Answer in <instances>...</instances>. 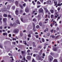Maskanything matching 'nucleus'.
Instances as JSON below:
<instances>
[{
  "instance_id": "obj_63",
  "label": "nucleus",
  "mask_w": 62,
  "mask_h": 62,
  "mask_svg": "<svg viewBox=\"0 0 62 62\" xmlns=\"http://www.w3.org/2000/svg\"><path fill=\"white\" fill-rule=\"evenodd\" d=\"M34 61H35V60H34V59H32V62H34Z\"/></svg>"
},
{
  "instance_id": "obj_32",
  "label": "nucleus",
  "mask_w": 62,
  "mask_h": 62,
  "mask_svg": "<svg viewBox=\"0 0 62 62\" xmlns=\"http://www.w3.org/2000/svg\"><path fill=\"white\" fill-rule=\"evenodd\" d=\"M42 42H45V40H44V39L42 38Z\"/></svg>"
},
{
  "instance_id": "obj_15",
  "label": "nucleus",
  "mask_w": 62,
  "mask_h": 62,
  "mask_svg": "<svg viewBox=\"0 0 62 62\" xmlns=\"http://www.w3.org/2000/svg\"><path fill=\"white\" fill-rule=\"evenodd\" d=\"M23 42L25 45H26L27 43H26V41H23Z\"/></svg>"
},
{
  "instance_id": "obj_34",
  "label": "nucleus",
  "mask_w": 62,
  "mask_h": 62,
  "mask_svg": "<svg viewBox=\"0 0 62 62\" xmlns=\"http://www.w3.org/2000/svg\"><path fill=\"white\" fill-rule=\"evenodd\" d=\"M28 37L29 38H31V35L29 34L28 35Z\"/></svg>"
},
{
  "instance_id": "obj_43",
  "label": "nucleus",
  "mask_w": 62,
  "mask_h": 62,
  "mask_svg": "<svg viewBox=\"0 0 62 62\" xmlns=\"http://www.w3.org/2000/svg\"><path fill=\"white\" fill-rule=\"evenodd\" d=\"M12 44H14V45H15V44H16V42H12Z\"/></svg>"
},
{
  "instance_id": "obj_30",
  "label": "nucleus",
  "mask_w": 62,
  "mask_h": 62,
  "mask_svg": "<svg viewBox=\"0 0 62 62\" xmlns=\"http://www.w3.org/2000/svg\"><path fill=\"white\" fill-rule=\"evenodd\" d=\"M39 25L40 26H42V23H39Z\"/></svg>"
},
{
  "instance_id": "obj_2",
  "label": "nucleus",
  "mask_w": 62,
  "mask_h": 62,
  "mask_svg": "<svg viewBox=\"0 0 62 62\" xmlns=\"http://www.w3.org/2000/svg\"><path fill=\"white\" fill-rule=\"evenodd\" d=\"M39 13H43V10L42 8H40L39 9Z\"/></svg>"
},
{
  "instance_id": "obj_7",
  "label": "nucleus",
  "mask_w": 62,
  "mask_h": 62,
  "mask_svg": "<svg viewBox=\"0 0 62 62\" xmlns=\"http://www.w3.org/2000/svg\"><path fill=\"white\" fill-rule=\"evenodd\" d=\"M54 51H57V48L56 47H54L53 49Z\"/></svg>"
},
{
  "instance_id": "obj_20",
  "label": "nucleus",
  "mask_w": 62,
  "mask_h": 62,
  "mask_svg": "<svg viewBox=\"0 0 62 62\" xmlns=\"http://www.w3.org/2000/svg\"><path fill=\"white\" fill-rule=\"evenodd\" d=\"M15 4L16 6H18V2L17 1H16L15 3Z\"/></svg>"
},
{
  "instance_id": "obj_48",
  "label": "nucleus",
  "mask_w": 62,
  "mask_h": 62,
  "mask_svg": "<svg viewBox=\"0 0 62 62\" xmlns=\"http://www.w3.org/2000/svg\"><path fill=\"white\" fill-rule=\"evenodd\" d=\"M13 40H16V39H15V38H13Z\"/></svg>"
},
{
  "instance_id": "obj_5",
  "label": "nucleus",
  "mask_w": 62,
  "mask_h": 62,
  "mask_svg": "<svg viewBox=\"0 0 62 62\" xmlns=\"http://www.w3.org/2000/svg\"><path fill=\"white\" fill-rule=\"evenodd\" d=\"M2 15H0V24H2V21H1L2 20Z\"/></svg>"
},
{
  "instance_id": "obj_62",
  "label": "nucleus",
  "mask_w": 62,
  "mask_h": 62,
  "mask_svg": "<svg viewBox=\"0 0 62 62\" xmlns=\"http://www.w3.org/2000/svg\"><path fill=\"white\" fill-rule=\"evenodd\" d=\"M57 6H60V4L58 3L57 4Z\"/></svg>"
},
{
  "instance_id": "obj_57",
  "label": "nucleus",
  "mask_w": 62,
  "mask_h": 62,
  "mask_svg": "<svg viewBox=\"0 0 62 62\" xmlns=\"http://www.w3.org/2000/svg\"><path fill=\"white\" fill-rule=\"evenodd\" d=\"M2 29L3 27H2V26L0 27V29Z\"/></svg>"
},
{
  "instance_id": "obj_25",
  "label": "nucleus",
  "mask_w": 62,
  "mask_h": 62,
  "mask_svg": "<svg viewBox=\"0 0 62 62\" xmlns=\"http://www.w3.org/2000/svg\"><path fill=\"white\" fill-rule=\"evenodd\" d=\"M35 12H37V11H33L32 13V14H34V13Z\"/></svg>"
},
{
  "instance_id": "obj_26",
  "label": "nucleus",
  "mask_w": 62,
  "mask_h": 62,
  "mask_svg": "<svg viewBox=\"0 0 62 62\" xmlns=\"http://www.w3.org/2000/svg\"><path fill=\"white\" fill-rule=\"evenodd\" d=\"M54 16L53 15H51V19H53V17Z\"/></svg>"
},
{
  "instance_id": "obj_42",
  "label": "nucleus",
  "mask_w": 62,
  "mask_h": 62,
  "mask_svg": "<svg viewBox=\"0 0 62 62\" xmlns=\"http://www.w3.org/2000/svg\"><path fill=\"white\" fill-rule=\"evenodd\" d=\"M44 45L45 46H46V45H48V44H46V43H45L44 44Z\"/></svg>"
},
{
  "instance_id": "obj_37",
  "label": "nucleus",
  "mask_w": 62,
  "mask_h": 62,
  "mask_svg": "<svg viewBox=\"0 0 62 62\" xmlns=\"http://www.w3.org/2000/svg\"><path fill=\"white\" fill-rule=\"evenodd\" d=\"M37 4H39V5L40 4V2H39V1H37Z\"/></svg>"
},
{
  "instance_id": "obj_27",
  "label": "nucleus",
  "mask_w": 62,
  "mask_h": 62,
  "mask_svg": "<svg viewBox=\"0 0 62 62\" xmlns=\"http://www.w3.org/2000/svg\"><path fill=\"white\" fill-rule=\"evenodd\" d=\"M54 62H57V61L56 59H54Z\"/></svg>"
},
{
  "instance_id": "obj_4",
  "label": "nucleus",
  "mask_w": 62,
  "mask_h": 62,
  "mask_svg": "<svg viewBox=\"0 0 62 62\" xmlns=\"http://www.w3.org/2000/svg\"><path fill=\"white\" fill-rule=\"evenodd\" d=\"M15 13L16 15H18V14H19V11L18 10L17 8L16 9V11H15Z\"/></svg>"
},
{
  "instance_id": "obj_45",
  "label": "nucleus",
  "mask_w": 62,
  "mask_h": 62,
  "mask_svg": "<svg viewBox=\"0 0 62 62\" xmlns=\"http://www.w3.org/2000/svg\"><path fill=\"white\" fill-rule=\"evenodd\" d=\"M42 55L43 57H44V56H45V54L44 53H43Z\"/></svg>"
},
{
  "instance_id": "obj_14",
  "label": "nucleus",
  "mask_w": 62,
  "mask_h": 62,
  "mask_svg": "<svg viewBox=\"0 0 62 62\" xmlns=\"http://www.w3.org/2000/svg\"><path fill=\"white\" fill-rule=\"evenodd\" d=\"M38 21H39V20H40L41 19V17L40 16H38Z\"/></svg>"
},
{
  "instance_id": "obj_18",
  "label": "nucleus",
  "mask_w": 62,
  "mask_h": 62,
  "mask_svg": "<svg viewBox=\"0 0 62 62\" xmlns=\"http://www.w3.org/2000/svg\"><path fill=\"white\" fill-rule=\"evenodd\" d=\"M54 4H57V0H54Z\"/></svg>"
},
{
  "instance_id": "obj_1",
  "label": "nucleus",
  "mask_w": 62,
  "mask_h": 62,
  "mask_svg": "<svg viewBox=\"0 0 62 62\" xmlns=\"http://www.w3.org/2000/svg\"><path fill=\"white\" fill-rule=\"evenodd\" d=\"M18 32L19 29H15L14 31V33H15L16 34H17V33H18Z\"/></svg>"
},
{
  "instance_id": "obj_31",
  "label": "nucleus",
  "mask_w": 62,
  "mask_h": 62,
  "mask_svg": "<svg viewBox=\"0 0 62 62\" xmlns=\"http://www.w3.org/2000/svg\"><path fill=\"white\" fill-rule=\"evenodd\" d=\"M33 30H34V29H35V24H34L33 25Z\"/></svg>"
},
{
  "instance_id": "obj_17",
  "label": "nucleus",
  "mask_w": 62,
  "mask_h": 62,
  "mask_svg": "<svg viewBox=\"0 0 62 62\" xmlns=\"http://www.w3.org/2000/svg\"><path fill=\"white\" fill-rule=\"evenodd\" d=\"M16 23H18L19 24H20V23H19V21L18 20H16Z\"/></svg>"
},
{
  "instance_id": "obj_33",
  "label": "nucleus",
  "mask_w": 62,
  "mask_h": 62,
  "mask_svg": "<svg viewBox=\"0 0 62 62\" xmlns=\"http://www.w3.org/2000/svg\"><path fill=\"white\" fill-rule=\"evenodd\" d=\"M48 12V14H49V15H50V14H51V13H50V12L49 11H48V10L47 12Z\"/></svg>"
},
{
  "instance_id": "obj_19",
  "label": "nucleus",
  "mask_w": 62,
  "mask_h": 62,
  "mask_svg": "<svg viewBox=\"0 0 62 62\" xmlns=\"http://www.w3.org/2000/svg\"><path fill=\"white\" fill-rule=\"evenodd\" d=\"M3 21L4 22H6V21H7V18H5L3 19Z\"/></svg>"
},
{
  "instance_id": "obj_12",
  "label": "nucleus",
  "mask_w": 62,
  "mask_h": 62,
  "mask_svg": "<svg viewBox=\"0 0 62 62\" xmlns=\"http://www.w3.org/2000/svg\"><path fill=\"white\" fill-rule=\"evenodd\" d=\"M3 16L4 17H8V15L7 14H4L3 15Z\"/></svg>"
},
{
  "instance_id": "obj_38",
  "label": "nucleus",
  "mask_w": 62,
  "mask_h": 62,
  "mask_svg": "<svg viewBox=\"0 0 62 62\" xmlns=\"http://www.w3.org/2000/svg\"><path fill=\"white\" fill-rule=\"evenodd\" d=\"M59 16V15L57 14V16H55V18H57V16Z\"/></svg>"
},
{
  "instance_id": "obj_58",
  "label": "nucleus",
  "mask_w": 62,
  "mask_h": 62,
  "mask_svg": "<svg viewBox=\"0 0 62 62\" xmlns=\"http://www.w3.org/2000/svg\"><path fill=\"white\" fill-rule=\"evenodd\" d=\"M41 2H43V0H39Z\"/></svg>"
},
{
  "instance_id": "obj_6",
  "label": "nucleus",
  "mask_w": 62,
  "mask_h": 62,
  "mask_svg": "<svg viewBox=\"0 0 62 62\" xmlns=\"http://www.w3.org/2000/svg\"><path fill=\"white\" fill-rule=\"evenodd\" d=\"M25 11L26 12H29V8L28 7H26L25 9Z\"/></svg>"
},
{
  "instance_id": "obj_10",
  "label": "nucleus",
  "mask_w": 62,
  "mask_h": 62,
  "mask_svg": "<svg viewBox=\"0 0 62 62\" xmlns=\"http://www.w3.org/2000/svg\"><path fill=\"white\" fill-rule=\"evenodd\" d=\"M3 36H7L8 35V33H4L3 34Z\"/></svg>"
},
{
  "instance_id": "obj_54",
  "label": "nucleus",
  "mask_w": 62,
  "mask_h": 62,
  "mask_svg": "<svg viewBox=\"0 0 62 62\" xmlns=\"http://www.w3.org/2000/svg\"><path fill=\"white\" fill-rule=\"evenodd\" d=\"M11 35L10 34H9V37H11Z\"/></svg>"
},
{
  "instance_id": "obj_24",
  "label": "nucleus",
  "mask_w": 62,
  "mask_h": 62,
  "mask_svg": "<svg viewBox=\"0 0 62 62\" xmlns=\"http://www.w3.org/2000/svg\"><path fill=\"white\" fill-rule=\"evenodd\" d=\"M7 9H10V6L9 5H8L7 6Z\"/></svg>"
},
{
  "instance_id": "obj_49",
  "label": "nucleus",
  "mask_w": 62,
  "mask_h": 62,
  "mask_svg": "<svg viewBox=\"0 0 62 62\" xmlns=\"http://www.w3.org/2000/svg\"><path fill=\"white\" fill-rule=\"evenodd\" d=\"M10 25L11 26H13V24L12 23H11L10 24Z\"/></svg>"
},
{
  "instance_id": "obj_50",
  "label": "nucleus",
  "mask_w": 62,
  "mask_h": 62,
  "mask_svg": "<svg viewBox=\"0 0 62 62\" xmlns=\"http://www.w3.org/2000/svg\"><path fill=\"white\" fill-rule=\"evenodd\" d=\"M57 9L58 11H59L60 10V8H58Z\"/></svg>"
},
{
  "instance_id": "obj_51",
  "label": "nucleus",
  "mask_w": 62,
  "mask_h": 62,
  "mask_svg": "<svg viewBox=\"0 0 62 62\" xmlns=\"http://www.w3.org/2000/svg\"><path fill=\"white\" fill-rule=\"evenodd\" d=\"M36 37L37 39L39 38V36L38 35L36 36Z\"/></svg>"
},
{
  "instance_id": "obj_47",
  "label": "nucleus",
  "mask_w": 62,
  "mask_h": 62,
  "mask_svg": "<svg viewBox=\"0 0 62 62\" xmlns=\"http://www.w3.org/2000/svg\"><path fill=\"white\" fill-rule=\"evenodd\" d=\"M20 12L21 13H22V12H23V10H20Z\"/></svg>"
},
{
  "instance_id": "obj_36",
  "label": "nucleus",
  "mask_w": 62,
  "mask_h": 62,
  "mask_svg": "<svg viewBox=\"0 0 62 62\" xmlns=\"http://www.w3.org/2000/svg\"><path fill=\"white\" fill-rule=\"evenodd\" d=\"M22 22H23V18H20Z\"/></svg>"
},
{
  "instance_id": "obj_39",
  "label": "nucleus",
  "mask_w": 62,
  "mask_h": 62,
  "mask_svg": "<svg viewBox=\"0 0 62 62\" xmlns=\"http://www.w3.org/2000/svg\"><path fill=\"white\" fill-rule=\"evenodd\" d=\"M15 6H13L12 7V8L13 9H15Z\"/></svg>"
},
{
  "instance_id": "obj_56",
  "label": "nucleus",
  "mask_w": 62,
  "mask_h": 62,
  "mask_svg": "<svg viewBox=\"0 0 62 62\" xmlns=\"http://www.w3.org/2000/svg\"><path fill=\"white\" fill-rule=\"evenodd\" d=\"M53 31H54V30H52L51 31V33H53Z\"/></svg>"
},
{
  "instance_id": "obj_46",
  "label": "nucleus",
  "mask_w": 62,
  "mask_h": 62,
  "mask_svg": "<svg viewBox=\"0 0 62 62\" xmlns=\"http://www.w3.org/2000/svg\"><path fill=\"white\" fill-rule=\"evenodd\" d=\"M40 7H41V6H40V5L38 6H37V8H40Z\"/></svg>"
},
{
  "instance_id": "obj_64",
  "label": "nucleus",
  "mask_w": 62,
  "mask_h": 62,
  "mask_svg": "<svg viewBox=\"0 0 62 62\" xmlns=\"http://www.w3.org/2000/svg\"><path fill=\"white\" fill-rule=\"evenodd\" d=\"M39 54L40 55H41V52H39Z\"/></svg>"
},
{
  "instance_id": "obj_40",
  "label": "nucleus",
  "mask_w": 62,
  "mask_h": 62,
  "mask_svg": "<svg viewBox=\"0 0 62 62\" xmlns=\"http://www.w3.org/2000/svg\"><path fill=\"white\" fill-rule=\"evenodd\" d=\"M19 57L20 59H21V58H23V57L21 55H20Z\"/></svg>"
},
{
  "instance_id": "obj_59",
  "label": "nucleus",
  "mask_w": 62,
  "mask_h": 62,
  "mask_svg": "<svg viewBox=\"0 0 62 62\" xmlns=\"http://www.w3.org/2000/svg\"><path fill=\"white\" fill-rule=\"evenodd\" d=\"M33 47H36V45L35 44H34L33 45Z\"/></svg>"
},
{
  "instance_id": "obj_3",
  "label": "nucleus",
  "mask_w": 62,
  "mask_h": 62,
  "mask_svg": "<svg viewBox=\"0 0 62 62\" xmlns=\"http://www.w3.org/2000/svg\"><path fill=\"white\" fill-rule=\"evenodd\" d=\"M7 10V9L6 8H2L1 9V11L2 12H4V11H6Z\"/></svg>"
},
{
  "instance_id": "obj_60",
  "label": "nucleus",
  "mask_w": 62,
  "mask_h": 62,
  "mask_svg": "<svg viewBox=\"0 0 62 62\" xmlns=\"http://www.w3.org/2000/svg\"><path fill=\"white\" fill-rule=\"evenodd\" d=\"M47 36H49V35H50V33H47Z\"/></svg>"
},
{
  "instance_id": "obj_35",
  "label": "nucleus",
  "mask_w": 62,
  "mask_h": 62,
  "mask_svg": "<svg viewBox=\"0 0 62 62\" xmlns=\"http://www.w3.org/2000/svg\"><path fill=\"white\" fill-rule=\"evenodd\" d=\"M23 33H20V36L21 37H22V36H23Z\"/></svg>"
},
{
  "instance_id": "obj_28",
  "label": "nucleus",
  "mask_w": 62,
  "mask_h": 62,
  "mask_svg": "<svg viewBox=\"0 0 62 62\" xmlns=\"http://www.w3.org/2000/svg\"><path fill=\"white\" fill-rule=\"evenodd\" d=\"M39 26L38 25H37L36 26V28H37V29L39 28Z\"/></svg>"
},
{
  "instance_id": "obj_8",
  "label": "nucleus",
  "mask_w": 62,
  "mask_h": 62,
  "mask_svg": "<svg viewBox=\"0 0 62 62\" xmlns=\"http://www.w3.org/2000/svg\"><path fill=\"white\" fill-rule=\"evenodd\" d=\"M27 59H28V60H30L31 59V56H27Z\"/></svg>"
},
{
  "instance_id": "obj_55",
  "label": "nucleus",
  "mask_w": 62,
  "mask_h": 62,
  "mask_svg": "<svg viewBox=\"0 0 62 62\" xmlns=\"http://www.w3.org/2000/svg\"><path fill=\"white\" fill-rule=\"evenodd\" d=\"M27 53H29V52H30V50H28L27 51Z\"/></svg>"
},
{
  "instance_id": "obj_29",
  "label": "nucleus",
  "mask_w": 62,
  "mask_h": 62,
  "mask_svg": "<svg viewBox=\"0 0 62 62\" xmlns=\"http://www.w3.org/2000/svg\"><path fill=\"white\" fill-rule=\"evenodd\" d=\"M19 6L21 8V9H23V6H22V5H19Z\"/></svg>"
},
{
  "instance_id": "obj_11",
  "label": "nucleus",
  "mask_w": 62,
  "mask_h": 62,
  "mask_svg": "<svg viewBox=\"0 0 62 62\" xmlns=\"http://www.w3.org/2000/svg\"><path fill=\"white\" fill-rule=\"evenodd\" d=\"M32 21L34 22H37V19H36V18H34L33 19Z\"/></svg>"
},
{
  "instance_id": "obj_21",
  "label": "nucleus",
  "mask_w": 62,
  "mask_h": 62,
  "mask_svg": "<svg viewBox=\"0 0 62 62\" xmlns=\"http://www.w3.org/2000/svg\"><path fill=\"white\" fill-rule=\"evenodd\" d=\"M8 18H11V15H8Z\"/></svg>"
},
{
  "instance_id": "obj_16",
  "label": "nucleus",
  "mask_w": 62,
  "mask_h": 62,
  "mask_svg": "<svg viewBox=\"0 0 62 62\" xmlns=\"http://www.w3.org/2000/svg\"><path fill=\"white\" fill-rule=\"evenodd\" d=\"M50 11L51 13H54V10H53V9L50 10Z\"/></svg>"
},
{
  "instance_id": "obj_9",
  "label": "nucleus",
  "mask_w": 62,
  "mask_h": 62,
  "mask_svg": "<svg viewBox=\"0 0 62 62\" xmlns=\"http://www.w3.org/2000/svg\"><path fill=\"white\" fill-rule=\"evenodd\" d=\"M51 2V0H48L46 1V3L47 4H50Z\"/></svg>"
},
{
  "instance_id": "obj_41",
  "label": "nucleus",
  "mask_w": 62,
  "mask_h": 62,
  "mask_svg": "<svg viewBox=\"0 0 62 62\" xmlns=\"http://www.w3.org/2000/svg\"><path fill=\"white\" fill-rule=\"evenodd\" d=\"M25 6H26V4L25 3H24L23 4V7H25Z\"/></svg>"
},
{
  "instance_id": "obj_13",
  "label": "nucleus",
  "mask_w": 62,
  "mask_h": 62,
  "mask_svg": "<svg viewBox=\"0 0 62 62\" xmlns=\"http://www.w3.org/2000/svg\"><path fill=\"white\" fill-rule=\"evenodd\" d=\"M53 59V58L52 56H51L50 58V61L51 62L52 60Z\"/></svg>"
},
{
  "instance_id": "obj_53",
  "label": "nucleus",
  "mask_w": 62,
  "mask_h": 62,
  "mask_svg": "<svg viewBox=\"0 0 62 62\" xmlns=\"http://www.w3.org/2000/svg\"><path fill=\"white\" fill-rule=\"evenodd\" d=\"M21 53H22V54H24V51H21Z\"/></svg>"
},
{
  "instance_id": "obj_44",
  "label": "nucleus",
  "mask_w": 62,
  "mask_h": 62,
  "mask_svg": "<svg viewBox=\"0 0 62 62\" xmlns=\"http://www.w3.org/2000/svg\"><path fill=\"white\" fill-rule=\"evenodd\" d=\"M59 37V35L57 36L55 38V39H57V38H58Z\"/></svg>"
},
{
  "instance_id": "obj_61",
  "label": "nucleus",
  "mask_w": 62,
  "mask_h": 62,
  "mask_svg": "<svg viewBox=\"0 0 62 62\" xmlns=\"http://www.w3.org/2000/svg\"><path fill=\"white\" fill-rule=\"evenodd\" d=\"M0 47L1 48H3V47H2V46H1V45L0 44Z\"/></svg>"
},
{
  "instance_id": "obj_23",
  "label": "nucleus",
  "mask_w": 62,
  "mask_h": 62,
  "mask_svg": "<svg viewBox=\"0 0 62 62\" xmlns=\"http://www.w3.org/2000/svg\"><path fill=\"white\" fill-rule=\"evenodd\" d=\"M44 10H46V12H47L48 11V10H47V9L46 8H44Z\"/></svg>"
},
{
  "instance_id": "obj_52",
  "label": "nucleus",
  "mask_w": 62,
  "mask_h": 62,
  "mask_svg": "<svg viewBox=\"0 0 62 62\" xmlns=\"http://www.w3.org/2000/svg\"><path fill=\"white\" fill-rule=\"evenodd\" d=\"M58 14V12H56L55 13V15H56L57 14Z\"/></svg>"
},
{
  "instance_id": "obj_22",
  "label": "nucleus",
  "mask_w": 62,
  "mask_h": 62,
  "mask_svg": "<svg viewBox=\"0 0 62 62\" xmlns=\"http://www.w3.org/2000/svg\"><path fill=\"white\" fill-rule=\"evenodd\" d=\"M51 37H52V38H55V36H54V35H51L50 36Z\"/></svg>"
}]
</instances>
